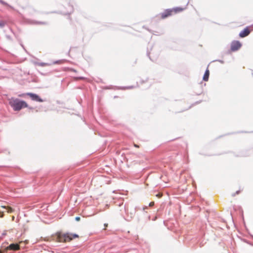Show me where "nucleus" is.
Segmentation results:
<instances>
[{
	"label": "nucleus",
	"instance_id": "obj_1",
	"mask_svg": "<svg viewBox=\"0 0 253 253\" xmlns=\"http://www.w3.org/2000/svg\"><path fill=\"white\" fill-rule=\"evenodd\" d=\"M78 237V235L75 233H66L62 234L61 233H58L56 236L53 237L52 240L59 242H67Z\"/></svg>",
	"mask_w": 253,
	"mask_h": 253
},
{
	"label": "nucleus",
	"instance_id": "obj_2",
	"mask_svg": "<svg viewBox=\"0 0 253 253\" xmlns=\"http://www.w3.org/2000/svg\"><path fill=\"white\" fill-rule=\"evenodd\" d=\"M9 104L15 111H19L25 107H28V105L26 101L18 98H11Z\"/></svg>",
	"mask_w": 253,
	"mask_h": 253
},
{
	"label": "nucleus",
	"instance_id": "obj_3",
	"mask_svg": "<svg viewBox=\"0 0 253 253\" xmlns=\"http://www.w3.org/2000/svg\"><path fill=\"white\" fill-rule=\"evenodd\" d=\"M185 8L180 7H175L172 8L166 9L160 14L162 19H165L169 16L172 15L182 11Z\"/></svg>",
	"mask_w": 253,
	"mask_h": 253
},
{
	"label": "nucleus",
	"instance_id": "obj_4",
	"mask_svg": "<svg viewBox=\"0 0 253 253\" xmlns=\"http://www.w3.org/2000/svg\"><path fill=\"white\" fill-rule=\"evenodd\" d=\"M21 245L17 243H12L3 250L0 249V253H8L9 251H16L20 250Z\"/></svg>",
	"mask_w": 253,
	"mask_h": 253
},
{
	"label": "nucleus",
	"instance_id": "obj_5",
	"mask_svg": "<svg viewBox=\"0 0 253 253\" xmlns=\"http://www.w3.org/2000/svg\"><path fill=\"white\" fill-rule=\"evenodd\" d=\"M26 95L29 96L32 99V100L39 102H43V100L41 98V97L38 94L32 92H27L26 93H23L21 94H19L18 96L21 97H25Z\"/></svg>",
	"mask_w": 253,
	"mask_h": 253
},
{
	"label": "nucleus",
	"instance_id": "obj_6",
	"mask_svg": "<svg viewBox=\"0 0 253 253\" xmlns=\"http://www.w3.org/2000/svg\"><path fill=\"white\" fill-rule=\"evenodd\" d=\"M22 18L24 21V22L26 24H43V25H46L47 24V23L46 22H40V21H36L34 20H32L30 19H28L24 17L23 16H22Z\"/></svg>",
	"mask_w": 253,
	"mask_h": 253
},
{
	"label": "nucleus",
	"instance_id": "obj_7",
	"mask_svg": "<svg viewBox=\"0 0 253 253\" xmlns=\"http://www.w3.org/2000/svg\"><path fill=\"white\" fill-rule=\"evenodd\" d=\"M242 46L241 43L238 41H234L231 43L230 49L232 51H235L239 49Z\"/></svg>",
	"mask_w": 253,
	"mask_h": 253
},
{
	"label": "nucleus",
	"instance_id": "obj_8",
	"mask_svg": "<svg viewBox=\"0 0 253 253\" xmlns=\"http://www.w3.org/2000/svg\"><path fill=\"white\" fill-rule=\"evenodd\" d=\"M124 202L122 200H120L119 201L118 205L121 207L122 208L120 209V211H122V210H124L126 214H128V207L126 206V205L123 206Z\"/></svg>",
	"mask_w": 253,
	"mask_h": 253
},
{
	"label": "nucleus",
	"instance_id": "obj_9",
	"mask_svg": "<svg viewBox=\"0 0 253 253\" xmlns=\"http://www.w3.org/2000/svg\"><path fill=\"white\" fill-rule=\"evenodd\" d=\"M250 33V30L248 27L246 28L239 34L240 38H244L248 36Z\"/></svg>",
	"mask_w": 253,
	"mask_h": 253
},
{
	"label": "nucleus",
	"instance_id": "obj_10",
	"mask_svg": "<svg viewBox=\"0 0 253 253\" xmlns=\"http://www.w3.org/2000/svg\"><path fill=\"white\" fill-rule=\"evenodd\" d=\"M68 6V10L64 12V14L65 15H70L74 11L73 6L72 4H71L70 2H69Z\"/></svg>",
	"mask_w": 253,
	"mask_h": 253
},
{
	"label": "nucleus",
	"instance_id": "obj_11",
	"mask_svg": "<svg viewBox=\"0 0 253 253\" xmlns=\"http://www.w3.org/2000/svg\"><path fill=\"white\" fill-rule=\"evenodd\" d=\"M210 75V71L209 69H207L205 71V73L204 74V77H203V80L205 81H208Z\"/></svg>",
	"mask_w": 253,
	"mask_h": 253
},
{
	"label": "nucleus",
	"instance_id": "obj_12",
	"mask_svg": "<svg viewBox=\"0 0 253 253\" xmlns=\"http://www.w3.org/2000/svg\"><path fill=\"white\" fill-rule=\"evenodd\" d=\"M126 253H138V251L136 249H130L126 251Z\"/></svg>",
	"mask_w": 253,
	"mask_h": 253
},
{
	"label": "nucleus",
	"instance_id": "obj_13",
	"mask_svg": "<svg viewBox=\"0 0 253 253\" xmlns=\"http://www.w3.org/2000/svg\"><path fill=\"white\" fill-rule=\"evenodd\" d=\"M134 87H135V86L131 85V86H123V87H120V88H121L123 89H132V88H133Z\"/></svg>",
	"mask_w": 253,
	"mask_h": 253
},
{
	"label": "nucleus",
	"instance_id": "obj_14",
	"mask_svg": "<svg viewBox=\"0 0 253 253\" xmlns=\"http://www.w3.org/2000/svg\"><path fill=\"white\" fill-rule=\"evenodd\" d=\"M0 3L4 5H6L9 7H11L7 2H5L2 0H0Z\"/></svg>",
	"mask_w": 253,
	"mask_h": 253
},
{
	"label": "nucleus",
	"instance_id": "obj_15",
	"mask_svg": "<svg viewBox=\"0 0 253 253\" xmlns=\"http://www.w3.org/2000/svg\"><path fill=\"white\" fill-rule=\"evenodd\" d=\"M135 210H136L135 209L131 211L130 212V217H132V216H133L134 215V214L135 212Z\"/></svg>",
	"mask_w": 253,
	"mask_h": 253
},
{
	"label": "nucleus",
	"instance_id": "obj_16",
	"mask_svg": "<svg viewBox=\"0 0 253 253\" xmlns=\"http://www.w3.org/2000/svg\"><path fill=\"white\" fill-rule=\"evenodd\" d=\"M63 62V60H56V61L53 62V64H60V63H62Z\"/></svg>",
	"mask_w": 253,
	"mask_h": 253
},
{
	"label": "nucleus",
	"instance_id": "obj_17",
	"mask_svg": "<svg viewBox=\"0 0 253 253\" xmlns=\"http://www.w3.org/2000/svg\"><path fill=\"white\" fill-rule=\"evenodd\" d=\"M7 210L8 212H12L13 211V210L11 207H8L7 208Z\"/></svg>",
	"mask_w": 253,
	"mask_h": 253
},
{
	"label": "nucleus",
	"instance_id": "obj_18",
	"mask_svg": "<svg viewBox=\"0 0 253 253\" xmlns=\"http://www.w3.org/2000/svg\"><path fill=\"white\" fill-rule=\"evenodd\" d=\"M5 25V23L2 21H0V28H3Z\"/></svg>",
	"mask_w": 253,
	"mask_h": 253
},
{
	"label": "nucleus",
	"instance_id": "obj_19",
	"mask_svg": "<svg viewBox=\"0 0 253 253\" xmlns=\"http://www.w3.org/2000/svg\"><path fill=\"white\" fill-rule=\"evenodd\" d=\"M39 64L40 66H41L42 67H44L45 65H46L47 64L46 63H44V62H41V63H40Z\"/></svg>",
	"mask_w": 253,
	"mask_h": 253
},
{
	"label": "nucleus",
	"instance_id": "obj_20",
	"mask_svg": "<svg viewBox=\"0 0 253 253\" xmlns=\"http://www.w3.org/2000/svg\"><path fill=\"white\" fill-rule=\"evenodd\" d=\"M240 192V190L237 191L235 193L232 194L233 196H235L236 194H239Z\"/></svg>",
	"mask_w": 253,
	"mask_h": 253
},
{
	"label": "nucleus",
	"instance_id": "obj_21",
	"mask_svg": "<svg viewBox=\"0 0 253 253\" xmlns=\"http://www.w3.org/2000/svg\"><path fill=\"white\" fill-rule=\"evenodd\" d=\"M150 53L149 52H148V51H147V56L149 57V59H150V60H152V59L151 57L150 56Z\"/></svg>",
	"mask_w": 253,
	"mask_h": 253
},
{
	"label": "nucleus",
	"instance_id": "obj_22",
	"mask_svg": "<svg viewBox=\"0 0 253 253\" xmlns=\"http://www.w3.org/2000/svg\"><path fill=\"white\" fill-rule=\"evenodd\" d=\"M154 205V202H151L149 204V206H150V207H152V206H153Z\"/></svg>",
	"mask_w": 253,
	"mask_h": 253
},
{
	"label": "nucleus",
	"instance_id": "obj_23",
	"mask_svg": "<svg viewBox=\"0 0 253 253\" xmlns=\"http://www.w3.org/2000/svg\"><path fill=\"white\" fill-rule=\"evenodd\" d=\"M80 219L81 218L79 216H77L75 217V220L78 221H79L80 220Z\"/></svg>",
	"mask_w": 253,
	"mask_h": 253
},
{
	"label": "nucleus",
	"instance_id": "obj_24",
	"mask_svg": "<svg viewBox=\"0 0 253 253\" xmlns=\"http://www.w3.org/2000/svg\"><path fill=\"white\" fill-rule=\"evenodd\" d=\"M147 80H148V79H146V80H145V81L144 80H141L140 82H141V84H143V83H144L145 82H146L147 81Z\"/></svg>",
	"mask_w": 253,
	"mask_h": 253
},
{
	"label": "nucleus",
	"instance_id": "obj_25",
	"mask_svg": "<svg viewBox=\"0 0 253 253\" xmlns=\"http://www.w3.org/2000/svg\"><path fill=\"white\" fill-rule=\"evenodd\" d=\"M105 89H111L112 88V86H106L105 87H104Z\"/></svg>",
	"mask_w": 253,
	"mask_h": 253
},
{
	"label": "nucleus",
	"instance_id": "obj_26",
	"mask_svg": "<svg viewBox=\"0 0 253 253\" xmlns=\"http://www.w3.org/2000/svg\"><path fill=\"white\" fill-rule=\"evenodd\" d=\"M156 196L158 197H161L162 196V194H158Z\"/></svg>",
	"mask_w": 253,
	"mask_h": 253
},
{
	"label": "nucleus",
	"instance_id": "obj_27",
	"mask_svg": "<svg viewBox=\"0 0 253 253\" xmlns=\"http://www.w3.org/2000/svg\"><path fill=\"white\" fill-rule=\"evenodd\" d=\"M147 208H148L147 206H145L144 207H143V210H144L145 209H147Z\"/></svg>",
	"mask_w": 253,
	"mask_h": 253
},
{
	"label": "nucleus",
	"instance_id": "obj_28",
	"mask_svg": "<svg viewBox=\"0 0 253 253\" xmlns=\"http://www.w3.org/2000/svg\"><path fill=\"white\" fill-rule=\"evenodd\" d=\"M184 242L185 243V244H188L189 241L188 240H186L185 241H184Z\"/></svg>",
	"mask_w": 253,
	"mask_h": 253
},
{
	"label": "nucleus",
	"instance_id": "obj_29",
	"mask_svg": "<svg viewBox=\"0 0 253 253\" xmlns=\"http://www.w3.org/2000/svg\"><path fill=\"white\" fill-rule=\"evenodd\" d=\"M28 108L29 109H31V110H32V109H34L33 107H29V106H28Z\"/></svg>",
	"mask_w": 253,
	"mask_h": 253
},
{
	"label": "nucleus",
	"instance_id": "obj_30",
	"mask_svg": "<svg viewBox=\"0 0 253 253\" xmlns=\"http://www.w3.org/2000/svg\"><path fill=\"white\" fill-rule=\"evenodd\" d=\"M25 242L26 244H27L28 243V241L25 240Z\"/></svg>",
	"mask_w": 253,
	"mask_h": 253
},
{
	"label": "nucleus",
	"instance_id": "obj_31",
	"mask_svg": "<svg viewBox=\"0 0 253 253\" xmlns=\"http://www.w3.org/2000/svg\"><path fill=\"white\" fill-rule=\"evenodd\" d=\"M156 219V217L154 218V219H153V220H155V219Z\"/></svg>",
	"mask_w": 253,
	"mask_h": 253
},
{
	"label": "nucleus",
	"instance_id": "obj_32",
	"mask_svg": "<svg viewBox=\"0 0 253 253\" xmlns=\"http://www.w3.org/2000/svg\"><path fill=\"white\" fill-rule=\"evenodd\" d=\"M137 86H139V85L137 83Z\"/></svg>",
	"mask_w": 253,
	"mask_h": 253
}]
</instances>
